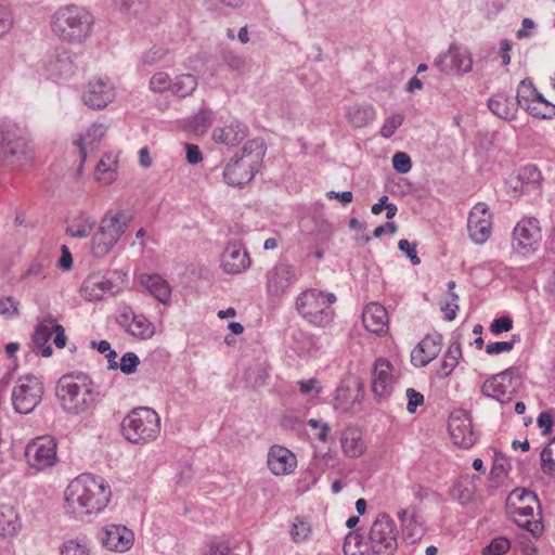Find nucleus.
<instances>
[{"mask_svg":"<svg viewBox=\"0 0 555 555\" xmlns=\"http://www.w3.org/2000/svg\"><path fill=\"white\" fill-rule=\"evenodd\" d=\"M111 487L102 477L81 474L65 490V508L76 518L100 513L111 499Z\"/></svg>","mask_w":555,"mask_h":555,"instance_id":"1","label":"nucleus"},{"mask_svg":"<svg viewBox=\"0 0 555 555\" xmlns=\"http://www.w3.org/2000/svg\"><path fill=\"white\" fill-rule=\"evenodd\" d=\"M266 155L264 140L255 138L247 141L223 170V180L228 185L242 188L250 182L258 172Z\"/></svg>","mask_w":555,"mask_h":555,"instance_id":"2","label":"nucleus"},{"mask_svg":"<svg viewBox=\"0 0 555 555\" xmlns=\"http://www.w3.org/2000/svg\"><path fill=\"white\" fill-rule=\"evenodd\" d=\"M94 18L89 11L78 5L60 8L52 15V31L63 41L85 42L92 33Z\"/></svg>","mask_w":555,"mask_h":555,"instance_id":"3","label":"nucleus"},{"mask_svg":"<svg viewBox=\"0 0 555 555\" xmlns=\"http://www.w3.org/2000/svg\"><path fill=\"white\" fill-rule=\"evenodd\" d=\"M0 158L7 166L17 170H25L33 165L34 146L25 128L8 125L1 130Z\"/></svg>","mask_w":555,"mask_h":555,"instance_id":"4","label":"nucleus"},{"mask_svg":"<svg viewBox=\"0 0 555 555\" xmlns=\"http://www.w3.org/2000/svg\"><path fill=\"white\" fill-rule=\"evenodd\" d=\"M77 378L80 383L63 377L56 388L63 408L74 414L86 412L105 396L88 375L81 374Z\"/></svg>","mask_w":555,"mask_h":555,"instance_id":"5","label":"nucleus"},{"mask_svg":"<svg viewBox=\"0 0 555 555\" xmlns=\"http://www.w3.org/2000/svg\"><path fill=\"white\" fill-rule=\"evenodd\" d=\"M132 219V215L124 209L107 210L91 238L92 256L101 259L108 255L128 230Z\"/></svg>","mask_w":555,"mask_h":555,"instance_id":"6","label":"nucleus"},{"mask_svg":"<svg viewBox=\"0 0 555 555\" xmlns=\"http://www.w3.org/2000/svg\"><path fill=\"white\" fill-rule=\"evenodd\" d=\"M121 434L133 444H146L156 440L160 433V417L151 408L132 409L121 421Z\"/></svg>","mask_w":555,"mask_h":555,"instance_id":"7","label":"nucleus"},{"mask_svg":"<svg viewBox=\"0 0 555 555\" xmlns=\"http://www.w3.org/2000/svg\"><path fill=\"white\" fill-rule=\"evenodd\" d=\"M369 544L372 555H395L398 550V530L393 519L379 514L369 531Z\"/></svg>","mask_w":555,"mask_h":555,"instance_id":"8","label":"nucleus"},{"mask_svg":"<svg viewBox=\"0 0 555 555\" xmlns=\"http://www.w3.org/2000/svg\"><path fill=\"white\" fill-rule=\"evenodd\" d=\"M522 385V378L517 367H508L488 378L481 391L503 404L512 401Z\"/></svg>","mask_w":555,"mask_h":555,"instance_id":"9","label":"nucleus"},{"mask_svg":"<svg viewBox=\"0 0 555 555\" xmlns=\"http://www.w3.org/2000/svg\"><path fill=\"white\" fill-rule=\"evenodd\" d=\"M298 312L308 322L326 326L331 323L333 310L325 301V294L317 289H308L301 293L296 299Z\"/></svg>","mask_w":555,"mask_h":555,"instance_id":"10","label":"nucleus"},{"mask_svg":"<svg viewBox=\"0 0 555 555\" xmlns=\"http://www.w3.org/2000/svg\"><path fill=\"white\" fill-rule=\"evenodd\" d=\"M43 385L35 375L21 376L13 390L12 403L14 410L21 414H28L41 402Z\"/></svg>","mask_w":555,"mask_h":555,"instance_id":"11","label":"nucleus"},{"mask_svg":"<svg viewBox=\"0 0 555 555\" xmlns=\"http://www.w3.org/2000/svg\"><path fill=\"white\" fill-rule=\"evenodd\" d=\"M542 230L538 219L532 217L519 220L513 230V248L524 257H530L540 248Z\"/></svg>","mask_w":555,"mask_h":555,"instance_id":"12","label":"nucleus"},{"mask_svg":"<svg viewBox=\"0 0 555 555\" xmlns=\"http://www.w3.org/2000/svg\"><path fill=\"white\" fill-rule=\"evenodd\" d=\"M517 102L535 118L555 117V105L547 101L531 80H522L517 88Z\"/></svg>","mask_w":555,"mask_h":555,"instance_id":"13","label":"nucleus"},{"mask_svg":"<svg viewBox=\"0 0 555 555\" xmlns=\"http://www.w3.org/2000/svg\"><path fill=\"white\" fill-rule=\"evenodd\" d=\"M76 55L68 49L57 47L53 49L43 61V68L50 79H66L77 69Z\"/></svg>","mask_w":555,"mask_h":555,"instance_id":"14","label":"nucleus"},{"mask_svg":"<svg viewBox=\"0 0 555 555\" xmlns=\"http://www.w3.org/2000/svg\"><path fill=\"white\" fill-rule=\"evenodd\" d=\"M469 237L477 244H483L492 233V214L486 203H477L467 218Z\"/></svg>","mask_w":555,"mask_h":555,"instance_id":"15","label":"nucleus"},{"mask_svg":"<svg viewBox=\"0 0 555 555\" xmlns=\"http://www.w3.org/2000/svg\"><path fill=\"white\" fill-rule=\"evenodd\" d=\"M25 456L27 463L38 470L51 466L56 460V443L48 437L37 438L27 444Z\"/></svg>","mask_w":555,"mask_h":555,"instance_id":"16","label":"nucleus"},{"mask_svg":"<svg viewBox=\"0 0 555 555\" xmlns=\"http://www.w3.org/2000/svg\"><path fill=\"white\" fill-rule=\"evenodd\" d=\"M99 538L104 547L114 552H126L133 545V532L122 525L111 524L102 528Z\"/></svg>","mask_w":555,"mask_h":555,"instance_id":"17","label":"nucleus"},{"mask_svg":"<svg viewBox=\"0 0 555 555\" xmlns=\"http://www.w3.org/2000/svg\"><path fill=\"white\" fill-rule=\"evenodd\" d=\"M267 292L271 297H282L296 281L295 269L286 263H278L267 273Z\"/></svg>","mask_w":555,"mask_h":555,"instance_id":"18","label":"nucleus"},{"mask_svg":"<svg viewBox=\"0 0 555 555\" xmlns=\"http://www.w3.org/2000/svg\"><path fill=\"white\" fill-rule=\"evenodd\" d=\"M250 258L241 242L228 243L221 255V267L228 274H238L248 269Z\"/></svg>","mask_w":555,"mask_h":555,"instance_id":"19","label":"nucleus"},{"mask_svg":"<svg viewBox=\"0 0 555 555\" xmlns=\"http://www.w3.org/2000/svg\"><path fill=\"white\" fill-rule=\"evenodd\" d=\"M114 98V87L101 78L90 80L82 95L83 103L93 109L106 107Z\"/></svg>","mask_w":555,"mask_h":555,"instance_id":"20","label":"nucleus"},{"mask_svg":"<svg viewBox=\"0 0 555 555\" xmlns=\"http://www.w3.org/2000/svg\"><path fill=\"white\" fill-rule=\"evenodd\" d=\"M539 503L528 504L527 506L516 505L515 508H509L507 511L517 526L524 528L533 537H540L543 532V524L539 517Z\"/></svg>","mask_w":555,"mask_h":555,"instance_id":"21","label":"nucleus"},{"mask_svg":"<svg viewBox=\"0 0 555 555\" xmlns=\"http://www.w3.org/2000/svg\"><path fill=\"white\" fill-rule=\"evenodd\" d=\"M393 366L384 358L376 360L373 370L372 390L378 398H386L392 392L395 376Z\"/></svg>","mask_w":555,"mask_h":555,"instance_id":"22","label":"nucleus"},{"mask_svg":"<svg viewBox=\"0 0 555 555\" xmlns=\"http://www.w3.org/2000/svg\"><path fill=\"white\" fill-rule=\"evenodd\" d=\"M441 341L439 334L427 335L411 352V362L418 367L427 365L440 352Z\"/></svg>","mask_w":555,"mask_h":555,"instance_id":"23","label":"nucleus"},{"mask_svg":"<svg viewBox=\"0 0 555 555\" xmlns=\"http://www.w3.org/2000/svg\"><path fill=\"white\" fill-rule=\"evenodd\" d=\"M296 457L293 452L282 446H273L268 453V467L272 474L282 476L289 474L296 467Z\"/></svg>","mask_w":555,"mask_h":555,"instance_id":"24","label":"nucleus"},{"mask_svg":"<svg viewBox=\"0 0 555 555\" xmlns=\"http://www.w3.org/2000/svg\"><path fill=\"white\" fill-rule=\"evenodd\" d=\"M106 128L102 124L92 125L83 137H80L75 143L79 149L80 163L78 173L81 172L82 166L89 154L96 151L100 141L105 135Z\"/></svg>","mask_w":555,"mask_h":555,"instance_id":"25","label":"nucleus"},{"mask_svg":"<svg viewBox=\"0 0 555 555\" xmlns=\"http://www.w3.org/2000/svg\"><path fill=\"white\" fill-rule=\"evenodd\" d=\"M114 284L100 273L90 274L81 286V296L87 300H101L106 294H114Z\"/></svg>","mask_w":555,"mask_h":555,"instance_id":"26","label":"nucleus"},{"mask_svg":"<svg viewBox=\"0 0 555 555\" xmlns=\"http://www.w3.org/2000/svg\"><path fill=\"white\" fill-rule=\"evenodd\" d=\"M362 320L367 331L380 335L388 328V312L379 304L372 302L363 311Z\"/></svg>","mask_w":555,"mask_h":555,"instance_id":"27","label":"nucleus"},{"mask_svg":"<svg viewBox=\"0 0 555 555\" xmlns=\"http://www.w3.org/2000/svg\"><path fill=\"white\" fill-rule=\"evenodd\" d=\"M247 130L246 125L234 120L223 127L216 128L212 132V138L218 143L234 146L247 137Z\"/></svg>","mask_w":555,"mask_h":555,"instance_id":"28","label":"nucleus"},{"mask_svg":"<svg viewBox=\"0 0 555 555\" xmlns=\"http://www.w3.org/2000/svg\"><path fill=\"white\" fill-rule=\"evenodd\" d=\"M489 109L498 117L512 120L516 117L517 106L514 100L503 93H498L488 100Z\"/></svg>","mask_w":555,"mask_h":555,"instance_id":"29","label":"nucleus"},{"mask_svg":"<svg viewBox=\"0 0 555 555\" xmlns=\"http://www.w3.org/2000/svg\"><path fill=\"white\" fill-rule=\"evenodd\" d=\"M398 517L402 522L403 530L411 542H415L423 535L422 522L418 520L416 508L411 506L398 513Z\"/></svg>","mask_w":555,"mask_h":555,"instance_id":"30","label":"nucleus"},{"mask_svg":"<svg viewBox=\"0 0 555 555\" xmlns=\"http://www.w3.org/2000/svg\"><path fill=\"white\" fill-rule=\"evenodd\" d=\"M95 227V220L86 212L75 216L66 228V234L72 237L85 238L89 236Z\"/></svg>","mask_w":555,"mask_h":555,"instance_id":"31","label":"nucleus"},{"mask_svg":"<svg viewBox=\"0 0 555 555\" xmlns=\"http://www.w3.org/2000/svg\"><path fill=\"white\" fill-rule=\"evenodd\" d=\"M347 118L356 128L365 127L375 118V109L370 104H353L347 109Z\"/></svg>","mask_w":555,"mask_h":555,"instance_id":"32","label":"nucleus"},{"mask_svg":"<svg viewBox=\"0 0 555 555\" xmlns=\"http://www.w3.org/2000/svg\"><path fill=\"white\" fill-rule=\"evenodd\" d=\"M345 555H372L369 538L365 539L358 531L349 532L344 542Z\"/></svg>","mask_w":555,"mask_h":555,"instance_id":"33","label":"nucleus"},{"mask_svg":"<svg viewBox=\"0 0 555 555\" xmlns=\"http://www.w3.org/2000/svg\"><path fill=\"white\" fill-rule=\"evenodd\" d=\"M143 285L162 304H166L171 295L168 283L158 274L149 275Z\"/></svg>","mask_w":555,"mask_h":555,"instance_id":"34","label":"nucleus"},{"mask_svg":"<svg viewBox=\"0 0 555 555\" xmlns=\"http://www.w3.org/2000/svg\"><path fill=\"white\" fill-rule=\"evenodd\" d=\"M197 78L192 74H182L171 80L170 91L179 96L185 98L191 95L197 88Z\"/></svg>","mask_w":555,"mask_h":555,"instance_id":"35","label":"nucleus"},{"mask_svg":"<svg viewBox=\"0 0 555 555\" xmlns=\"http://www.w3.org/2000/svg\"><path fill=\"white\" fill-rule=\"evenodd\" d=\"M17 530V514L10 505L0 506V538L13 535Z\"/></svg>","mask_w":555,"mask_h":555,"instance_id":"36","label":"nucleus"},{"mask_svg":"<svg viewBox=\"0 0 555 555\" xmlns=\"http://www.w3.org/2000/svg\"><path fill=\"white\" fill-rule=\"evenodd\" d=\"M341 449L349 457H358L363 453V441L356 430L345 431L341 436Z\"/></svg>","mask_w":555,"mask_h":555,"instance_id":"37","label":"nucleus"},{"mask_svg":"<svg viewBox=\"0 0 555 555\" xmlns=\"http://www.w3.org/2000/svg\"><path fill=\"white\" fill-rule=\"evenodd\" d=\"M126 332L140 339H149L155 333L153 323L143 314H138L128 325Z\"/></svg>","mask_w":555,"mask_h":555,"instance_id":"38","label":"nucleus"},{"mask_svg":"<svg viewBox=\"0 0 555 555\" xmlns=\"http://www.w3.org/2000/svg\"><path fill=\"white\" fill-rule=\"evenodd\" d=\"M527 506L528 504H538V496L535 493L524 489V488H517L514 489L507 496L506 500V507L515 508L516 505L518 506Z\"/></svg>","mask_w":555,"mask_h":555,"instance_id":"39","label":"nucleus"},{"mask_svg":"<svg viewBox=\"0 0 555 555\" xmlns=\"http://www.w3.org/2000/svg\"><path fill=\"white\" fill-rule=\"evenodd\" d=\"M54 318L52 315L44 317L36 326L33 334V343L35 346H44L49 343L53 333Z\"/></svg>","mask_w":555,"mask_h":555,"instance_id":"40","label":"nucleus"},{"mask_svg":"<svg viewBox=\"0 0 555 555\" xmlns=\"http://www.w3.org/2000/svg\"><path fill=\"white\" fill-rule=\"evenodd\" d=\"M456 428L462 434V437L460 438L459 435L453 431V443L464 449L470 448L475 443L470 421L467 417L460 420V424L456 425Z\"/></svg>","mask_w":555,"mask_h":555,"instance_id":"41","label":"nucleus"},{"mask_svg":"<svg viewBox=\"0 0 555 555\" xmlns=\"http://www.w3.org/2000/svg\"><path fill=\"white\" fill-rule=\"evenodd\" d=\"M294 542L300 543L305 541L311 533V527L302 517L297 516L289 530Z\"/></svg>","mask_w":555,"mask_h":555,"instance_id":"42","label":"nucleus"},{"mask_svg":"<svg viewBox=\"0 0 555 555\" xmlns=\"http://www.w3.org/2000/svg\"><path fill=\"white\" fill-rule=\"evenodd\" d=\"M473 60L466 50L453 48V68L460 73H467L472 69Z\"/></svg>","mask_w":555,"mask_h":555,"instance_id":"43","label":"nucleus"},{"mask_svg":"<svg viewBox=\"0 0 555 555\" xmlns=\"http://www.w3.org/2000/svg\"><path fill=\"white\" fill-rule=\"evenodd\" d=\"M555 440L551 441L541 451V467L545 474L555 475V459L554 455Z\"/></svg>","mask_w":555,"mask_h":555,"instance_id":"44","label":"nucleus"},{"mask_svg":"<svg viewBox=\"0 0 555 555\" xmlns=\"http://www.w3.org/2000/svg\"><path fill=\"white\" fill-rule=\"evenodd\" d=\"M171 79L167 73L159 72L152 76L150 79V89L154 92H165L170 90Z\"/></svg>","mask_w":555,"mask_h":555,"instance_id":"45","label":"nucleus"},{"mask_svg":"<svg viewBox=\"0 0 555 555\" xmlns=\"http://www.w3.org/2000/svg\"><path fill=\"white\" fill-rule=\"evenodd\" d=\"M519 340L517 336H513L509 341H494L486 346V352L490 356L500 354L511 351L515 344Z\"/></svg>","mask_w":555,"mask_h":555,"instance_id":"46","label":"nucleus"},{"mask_svg":"<svg viewBox=\"0 0 555 555\" xmlns=\"http://www.w3.org/2000/svg\"><path fill=\"white\" fill-rule=\"evenodd\" d=\"M140 363L139 357L134 352H126L119 363V369L124 374L130 375L137 371Z\"/></svg>","mask_w":555,"mask_h":555,"instance_id":"47","label":"nucleus"},{"mask_svg":"<svg viewBox=\"0 0 555 555\" xmlns=\"http://www.w3.org/2000/svg\"><path fill=\"white\" fill-rule=\"evenodd\" d=\"M403 116L400 114L388 117L380 129V135L389 139L396 130L402 125Z\"/></svg>","mask_w":555,"mask_h":555,"instance_id":"48","label":"nucleus"},{"mask_svg":"<svg viewBox=\"0 0 555 555\" xmlns=\"http://www.w3.org/2000/svg\"><path fill=\"white\" fill-rule=\"evenodd\" d=\"M511 547L509 540L504 537L495 538L485 550V555H502Z\"/></svg>","mask_w":555,"mask_h":555,"instance_id":"49","label":"nucleus"},{"mask_svg":"<svg viewBox=\"0 0 555 555\" xmlns=\"http://www.w3.org/2000/svg\"><path fill=\"white\" fill-rule=\"evenodd\" d=\"M392 167L399 173H406L412 168L410 156L404 152H397L392 156Z\"/></svg>","mask_w":555,"mask_h":555,"instance_id":"50","label":"nucleus"},{"mask_svg":"<svg viewBox=\"0 0 555 555\" xmlns=\"http://www.w3.org/2000/svg\"><path fill=\"white\" fill-rule=\"evenodd\" d=\"M416 243H411L408 240H400L398 243V248L402 251L412 262V264L417 266L421 263V259L417 256L416 251Z\"/></svg>","mask_w":555,"mask_h":555,"instance_id":"51","label":"nucleus"},{"mask_svg":"<svg viewBox=\"0 0 555 555\" xmlns=\"http://www.w3.org/2000/svg\"><path fill=\"white\" fill-rule=\"evenodd\" d=\"M512 328L513 320L507 315L494 319L489 326V330L493 335H500L502 333L509 332Z\"/></svg>","mask_w":555,"mask_h":555,"instance_id":"52","label":"nucleus"},{"mask_svg":"<svg viewBox=\"0 0 555 555\" xmlns=\"http://www.w3.org/2000/svg\"><path fill=\"white\" fill-rule=\"evenodd\" d=\"M20 302L12 296H7L0 299V314L11 318L18 313Z\"/></svg>","mask_w":555,"mask_h":555,"instance_id":"53","label":"nucleus"},{"mask_svg":"<svg viewBox=\"0 0 555 555\" xmlns=\"http://www.w3.org/2000/svg\"><path fill=\"white\" fill-rule=\"evenodd\" d=\"M61 555H89V551L76 540H68L63 544Z\"/></svg>","mask_w":555,"mask_h":555,"instance_id":"54","label":"nucleus"},{"mask_svg":"<svg viewBox=\"0 0 555 555\" xmlns=\"http://www.w3.org/2000/svg\"><path fill=\"white\" fill-rule=\"evenodd\" d=\"M434 66L442 76H449L451 69V46L446 53L436 57Z\"/></svg>","mask_w":555,"mask_h":555,"instance_id":"55","label":"nucleus"},{"mask_svg":"<svg viewBox=\"0 0 555 555\" xmlns=\"http://www.w3.org/2000/svg\"><path fill=\"white\" fill-rule=\"evenodd\" d=\"M406 410L409 413H414L416 409L424 403V396L414 388L406 389Z\"/></svg>","mask_w":555,"mask_h":555,"instance_id":"56","label":"nucleus"},{"mask_svg":"<svg viewBox=\"0 0 555 555\" xmlns=\"http://www.w3.org/2000/svg\"><path fill=\"white\" fill-rule=\"evenodd\" d=\"M112 165H116V160H114L111 155H105L98 163L95 172L98 175L107 173V180L111 181L113 180V175L115 172V170L112 168Z\"/></svg>","mask_w":555,"mask_h":555,"instance_id":"57","label":"nucleus"},{"mask_svg":"<svg viewBox=\"0 0 555 555\" xmlns=\"http://www.w3.org/2000/svg\"><path fill=\"white\" fill-rule=\"evenodd\" d=\"M167 54V50L160 47H153L143 54V63L147 65L155 64Z\"/></svg>","mask_w":555,"mask_h":555,"instance_id":"58","label":"nucleus"},{"mask_svg":"<svg viewBox=\"0 0 555 555\" xmlns=\"http://www.w3.org/2000/svg\"><path fill=\"white\" fill-rule=\"evenodd\" d=\"M222 61L232 69L240 70L245 66V61L242 56L234 54L231 51L222 53Z\"/></svg>","mask_w":555,"mask_h":555,"instance_id":"59","label":"nucleus"},{"mask_svg":"<svg viewBox=\"0 0 555 555\" xmlns=\"http://www.w3.org/2000/svg\"><path fill=\"white\" fill-rule=\"evenodd\" d=\"M13 24V17L11 11L0 4V36L7 34Z\"/></svg>","mask_w":555,"mask_h":555,"instance_id":"60","label":"nucleus"},{"mask_svg":"<svg viewBox=\"0 0 555 555\" xmlns=\"http://www.w3.org/2000/svg\"><path fill=\"white\" fill-rule=\"evenodd\" d=\"M121 11L126 13H137L144 5L146 0H116Z\"/></svg>","mask_w":555,"mask_h":555,"instance_id":"61","label":"nucleus"},{"mask_svg":"<svg viewBox=\"0 0 555 555\" xmlns=\"http://www.w3.org/2000/svg\"><path fill=\"white\" fill-rule=\"evenodd\" d=\"M474 480H475V476H473L472 478L465 479L466 485H465L463 491H461L457 496V500L461 504H465L472 499V496L475 492Z\"/></svg>","mask_w":555,"mask_h":555,"instance_id":"62","label":"nucleus"},{"mask_svg":"<svg viewBox=\"0 0 555 555\" xmlns=\"http://www.w3.org/2000/svg\"><path fill=\"white\" fill-rule=\"evenodd\" d=\"M211 111L208 108H201L194 116L193 124L196 128H206L210 124Z\"/></svg>","mask_w":555,"mask_h":555,"instance_id":"63","label":"nucleus"},{"mask_svg":"<svg viewBox=\"0 0 555 555\" xmlns=\"http://www.w3.org/2000/svg\"><path fill=\"white\" fill-rule=\"evenodd\" d=\"M229 546L223 543H210L203 555H228Z\"/></svg>","mask_w":555,"mask_h":555,"instance_id":"64","label":"nucleus"}]
</instances>
